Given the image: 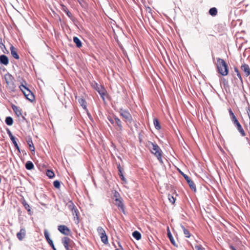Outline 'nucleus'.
Instances as JSON below:
<instances>
[{
  "label": "nucleus",
  "instance_id": "f257e3e1",
  "mask_svg": "<svg viewBox=\"0 0 250 250\" xmlns=\"http://www.w3.org/2000/svg\"><path fill=\"white\" fill-rule=\"evenodd\" d=\"M217 68L219 72L222 76H227L229 72V68L225 61L220 58L217 60Z\"/></svg>",
  "mask_w": 250,
  "mask_h": 250
},
{
  "label": "nucleus",
  "instance_id": "f03ea898",
  "mask_svg": "<svg viewBox=\"0 0 250 250\" xmlns=\"http://www.w3.org/2000/svg\"><path fill=\"white\" fill-rule=\"evenodd\" d=\"M4 78L6 83L7 86L12 91H14L16 85L14 83V78L11 74L9 73L6 74Z\"/></svg>",
  "mask_w": 250,
  "mask_h": 250
},
{
  "label": "nucleus",
  "instance_id": "7ed1b4c3",
  "mask_svg": "<svg viewBox=\"0 0 250 250\" xmlns=\"http://www.w3.org/2000/svg\"><path fill=\"white\" fill-rule=\"evenodd\" d=\"M119 112L120 115L124 119L125 122L131 123L133 121L132 115L128 110L120 108Z\"/></svg>",
  "mask_w": 250,
  "mask_h": 250
},
{
  "label": "nucleus",
  "instance_id": "20e7f679",
  "mask_svg": "<svg viewBox=\"0 0 250 250\" xmlns=\"http://www.w3.org/2000/svg\"><path fill=\"white\" fill-rule=\"evenodd\" d=\"M179 171H180V173L181 174V175L184 177V178L187 182L190 188L194 191H196V186H195V185L194 184V182L190 179V178L187 174H185L184 172H183L181 170H180Z\"/></svg>",
  "mask_w": 250,
  "mask_h": 250
},
{
  "label": "nucleus",
  "instance_id": "39448f33",
  "mask_svg": "<svg viewBox=\"0 0 250 250\" xmlns=\"http://www.w3.org/2000/svg\"><path fill=\"white\" fill-rule=\"evenodd\" d=\"M114 127L116 130L119 132H122L123 130L122 122L121 120L116 116L114 115Z\"/></svg>",
  "mask_w": 250,
  "mask_h": 250
},
{
  "label": "nucleus",
  "instance_id": "423d86ee",
  "mask_svg": "<svg viewBox=\"0 0 250 250\" xmlns=\"http://www.w3.org/2000/svg\"><path fill=\"white\" fill-rule=\"evenodd\" d=\"M62 243L66 250H70L72 240L67 237H64L62 239Z\"/></svg>",
  "mask_w": 250,
  "mask_h": 250
},
{
  "label": "nucleus",
  "instance_id": "0eeeda50",
  "mask_svg": "<svg viewBox=\"0 0 250 250\" xmlns=\"http://www.w3.org/2000/svg\"><path fill=\"white\" fill-rule=\"evenodd\" d=\"M44 235L46 240L47 241L48 244L52 248L53 250H57L55 248L52 239H50L49 236V233L47 229L44 230Z\"/></svg>",
  "mask_w": 250,
  "mask_h": 250
},
{
  "label": "nucleus",
  "instance_id": "6e6552de",
  "mask_svg": "<svg viewBox=\"0 0 250 250\" xmlns=\"http://www.w3.org/2000/svg\"><path fill=\"white\" fill-rule=\"evenodd\" d=\"M58 229L62 234L65 235H68L71 232L70 229L65 225L59 226L58 227Z\"/></svg>",
  "mask_w": 250,
  "mask_h": 250
},
{
  "label": "nucleus",
  "instance_id": "1a4fd4ad",
  "mask_svg": "<svg viewBox=\"0 0 250 250\" xmlns=\"http://www.w3.org/2000/svg\"><path fill=\"white\" fill-rule=\"evenodd\" d=\"M115 201L116 202L115 205L118 207L119 210L122 211V212L125 214V206L122 201L119 198H116Z\"/></svg>",
  "mask_w": 250,
  "mask_h": 250
},
{
  "label": "nucleus",
  "instance_id": "9d476101",
  "mask_svg": "<svg viewBox=\"0 0 250 250\" xmlns=\"http://www.w3.org/2000/svg\"><path fill=\"white\" fill-rule=\"evenodd\" d=\"M233 124L237 128L238 131L240 133L241 135L242 136H245L246 135V133L239 121L237 120L234 122Z\"/></svg>",
  "mask_w": 250,
  "mask_h": 250
},
{
  "label": "nucleus",
  "instance_id": "9b49d317",
  "mask_svg": "<svg viewBox=\"0 0 250 250\" xmlns=\"http://www.w3.org/2000/svg\"><path fill=\"white\" fill-rule=\"evenodd\" d=\"M167 237L169 238L171 244L175 247H178V245L176 244V243L172 235V234L170 231V229H169L168 227L167 228Z\"/></svg>",
  "mask_w": 250,
  "mask_h": 250
},
{
  "label": "nucleus",
  "instance_id": "f8f14e48",
  "mask_svg": "<svg viewBox=\"0 0 250 250\" xmlns=\"http://www.w3.org/2000/svg\"><path fill=\"white\" fill-rule=\"evenodd\" d=\"M26 98L30 102H33L35 100V96L33 93L30 91H26V93H24Z\"/></svg>",
  "mask_w": 250,
  "mask_h": 250
},
{
  "label": "nucleus",
  "instance_id": "ddd939ff",
  "mask_svg": "<svg viewBox=\"0 0 250 250\" xmlns=\"http://www.w3.org/2000/svg\"><path fill=\"white\" fill-rule=\"evenodd\" d=\"M26 231L25 229L23 228L21 229L20 232L17 233V237L18 239L20 241H21L25 236Z\"/></svg>",
  "mask_w": 250,
  "mask_h": 250
},
{
  "label": "nucleus",
  "instance_id": "4468645a",
  "mask_svg": "<svg viewBox=\"0 0 250 250\" xmlns=\"http://www.w3.org/2000/svg\"><path fill=\"white\" fill-rule=\"evenodd\" d=\"M0 63L5 65H7L9 63V59L8 57L5 55H0Z\"/></svg>",
  "mask_w": 250,
  "mask_h": 250
},
{
  "label": "nucleus",
  "instance_id": "2eb2a0df",
  "mask_svg": "<svg viewBox=\"0 0 250 250\" xmlns=\"http://www.w3.org/2000/svg\"><path fill=\"white\" fill-rule=\"evenodd\" d=\"M62 6V10L64 12L67 16L71 19L72 20L73 18V17L72 16V14L68 10V8L66 6H65L63 4H61Z\"/></svg>",
  "mask_w": 250,
  "mask_h": 250
},
{
  "label": "nucleus",
  "instance_id": "dca6fc26",
  "mask_svg": "<svg viewBox=\"0 0 250 250\" xmlns=\"http://www.w3.org/2000/svg\"><path fill=\"white\" fill-rule=\"evenodd\" d=\"M241 69L245 73L246 76L247 77L250 75V68L249 65L247 64H243L242 65Z\"/></svg>",
  "mask_w": 250,
  "mask_h": 250
},
{
  "label": "nucleus",
  "instance_id": "f3484780",
  "mask_svg": "<svg viewBox=\"0 0 250 250\" xmlns=\"http://www.w3.org/2000/svg\"><path fill=\"white\" fill-rule=\"evenodd\" d=\"M26 142H27V145L29 146V148L30 150L31 151H35V147L34 146L31 137H28L26 139Z\"/></svg>",
  "mask_w": 250,
  "mask_h": 250
},
{
  "label": "nucleus",
  "instance_id": "a211bd4d",
  "mask_svg": "<svg viewBox=\"0 0 250 250\" xmlns=\"http://www.w3.org/2000/svg\"><path fill=\"white\" fill-rule=\"evenodd\" d=\"M221 84L223 85L224 89L227 92L229 89V83L226 79L223 78L221 82Z\"/></svg>",
  "mask_w": 250,
  "mask_h": 250
},
{
  "label": "nucleus",
  "instance_id": "6ab92c4d",
  "mask_svg": "<svg viewBox=\"0 0 250 250\" xmlns=\"http://www.w3.org/2000/svg\"><path fill=\"white\" fill-rule=\"evenodd\" d=\"M72 213L74 216V219L75 221V223L78 224L79 223V211L77 208L74 209V210H73L71 211Z\"/></svg>",
  "mask_w": 250,
  "mask_h": 250
},
{
  "label": "nucleus",
  "instance_id": "aec40b11",
  "mask_svg": "<svg viewBox=\"0 0 250 250\" xmlns=\"http://www.w3.org/2000/svg\"><path fill=\"white\" fill-rule=\"evenodd\" d=\"M12 108L18 117L22 116L21 110L19 107L17 106L16 105H13L12 106Z\"/></svg>",
  "mask_w": 250,
  "mask_h": 250
},
{
  "label": "nucleus",
  "instance_id": "412c9836",
  "mask_svg": "<svg viewBox=\"0 0 250 250\" xmlns=\"http://www.w3.org/2000/svg\"><path fill=\"white\" fill-rule=\"evenodd\" d=\"M78 101L79 103L83 107V109L85 111H88V110L86 107V103L85 100L83 98H80L78 99Z\"/></svg>",
  "mask_w": 250,
  "mask_h": 250
},
{
  "label": "nucleus",
  "instance_id": "4be33fe9",
  "mask_svg": "<svg viewBox=\"0 0 250 250\" xmlns=\"http://www.w3.org/2000/svg\"><path fill=\"white\" fill-rule=\"evenodd\" d=\"M10 49L12 56L16 59H19V56L17 53L15 48L11 45Z\"/></svg>",
  "mask_w": 250,
  "mask_h": 250
},
{
  "label": "nucleus",
  "instance_id": "5701e85b",
  "mask_svg": "<svg viewBox=\"0 0 250 250\" xmlns=\"http://www.w3.org/2000/svg\"><path fill=\"white\" fill-rule=\"evenodd\" d=\"M229 112L230 120H231V122H232V123H233L234 122H235V121L238 120L237 119L235 115H234V114L233 113V112H232V110L230 108H229Z\"/></svg>",
  "mask_w": 250,
  "mask_h": 250
},
{
  "label": "nucleus",
  "instance_id": "b1692460",
  "mask_svg": "<svg viewBox=\"0 0 250 250\" xmlns=\"http://www.w3.org/2000/svg\"><path fill=\"white\" fill-rule=\"evenodd\" d=\"M151 145L152 146V148H151V151L152 153H154V152H157V151H159L161 149L160 147L156 144L151 143Z\"/></svg>",
  "mask_w": 250,
  "mask_h": 250
},
{
  "label": "nucleus",
  "instance_id": "393cba45",
  "mask_svg": "<svg viewBox=\"0 0 250 250\" xmlns=\"http://www.w3.org/2000/svg\"><path fill=\"white\" fill-rule=\"evenodd\" d=\"M162 150L160 149L159 151H157V152H154L153 153L155 156L157 158L159 161L161 163H163L162 159Z\"/></svg>",
  "mask_w": 250,
  "mask_h": 250
},
{
  "label": "nucleus",
  "instance_id": "a878e982",
  "mask_svg": "<svg viewBox=\"0 0 250 250\" xmlns=\"http://www.w3.org/2000/svg\"><path fill=\"white\" fill-rule=\"evenodd\" d=\"M73 42L76 44L77 47L80 48L82 46V43L81 40L77 37H74Z\"/></svg>",
  "mask_w": 250,
  "mask_h": 250
},
{
  "label": "nucleus",
  "instance_id": "bb28decb",
  "mask_svg": "<svg viewBox=\"0 0 250 250\" xmlns=\"http://www.w3.org/2000/svg\"><path fill=\"white\" fill-rule=\"evenodd\" d=\"M93 87L99 93V91H102L104 88L101 85L95 83L93 85Z\"/></svg>",
  "mask_w": 250,
  "mask_h": 250
},
{
  "label": "nucleus",
  "instance_id": "cd10ccee",
  "mask_svg": "<svg viewBox=\"0 0 250 250\" xmlns=\"http://www.w3.org/2000/svg\"><path fill=\"white\" fill-rule=\"evenodd\" d=\"M132 236L137 240H139L141 238V234L137 230H135L134 232H133Z\"/></svg>",
  "mask_w": 250,
  "mask_h": 250
},
{
  "label": "nucleus",
  "instance_id": "c85d7f7f",
  "mask_svg": "<svg viewBox=\"0 0 250 250\" xmlns=\"http://www.w3.org/2000/svg\"><path fill=\"white\" fill-rule=\"evenodd\" d=\"M25 168L27 170H31L34 168V165L31 161H27L25 165Z\"/></svg>",
  "mask_w": 250,
  "mask_h": 250
},
{
  "label": "nucleus",
  "instance_id": "c756f323",
  "mask_svg": "<svg viewBox=\"0 0 250 250\" xmlns=\"http://www.w3.org/2000/svg\"><path fill=\"white\" fill-rule=\"evenodd\" d=\"M117 168H118V171H119V175L121 179L123 181H125V178L124 176V175H123V172H122L123 169L121 167L120 164H119L118 165Z\"/></svg>",
  "mask_w": 250,
  "mask_h": 250
},
{
  "label": "nucleus",
  "instance_id": "7c9ffc66",
  "mask_svg": "<svg viewBox=\"0 0 250 250\" xmlns=\"http://www.w3.org/2000/svg\"><path fill=\"white\" fill-rule=\"evenodd\" d=\"M5 122L8 125H12L13 124V119L12 117L8 116L5 119Z\"/></svg>",
  "mask_w": 250,
  "mask_h": 250
},
{
  "label": "nucleus",
  "instance_id": "2f4dec72",
  "mask_svg": "<svg viewBox=\"0 0 250 250\" xmlns=\"http://www.w3.org/2000/svg\"><path fill=\"white\" fill-rule=\"evenodd\" d=\"M153 124H154V125L155 126V128L157 129V130H159L161 129V125H160V124L159 123V122L158 121V120L156 118H155L153 120Z\"/></svg>",
  "mask_w": 250,
  "mask_h": 250
},
{
  "label": "nucleus",
  "instance_id": "473e14b6",
  "mask_svg": "<svg viewBox=\"0 0 250 250\" xmlns=\"http://www.w3.org/2000/svg\"><path fill=\"white\" fill-rule=\"evenodd\" d=\"M181 227L183 230L185 237L187 238H189L190 236V233L188 229H187L184 226L181 225Z\"/></svg>",
  "mask_w": 250,
  "mask_h": 250
},
{
  "label": "nucleus",
  "instance_id": "72a5a7b5",
  "mask_svg": "<svg viewBox=\"0 0 250 250\" xmlns=\"http://www.w3.org/2000/svg\"><path fill=\"white\" fill-rule=\"evenodd\" d=\"M20 90L22 92V93L24 94V93H26V91H30V90L25 85H24L23 83L21 84L19 86Z\"/></svg>",
  "mask_w": 250,
  "mask_h": 250
},
{
  "label": "nucleus",
  "instance_id": "f704fd0d",
  "mask_svg": "<svg viewBox=\"0 0 250 250\" xmlns=\"http://www.w3.org/2000/svg\"><path fill=\"white\" fill-rule=\"evenodd\" d=\"M100 237L101 239V241L103 243H104V244H107L108 243V238L107 235H106V233L100 235Z\"/></svg>",
  "mask_w": 250,
  "mask_h": 250
},
{
  "label": "nucleus",
  "instance_id": "c9c22d12",
  "mask_svg": "<svg viewBox=\"0 0 250 250\" xmlns=\"http://www.w3.org/2000/svg\"><path fill=\"white\" fill-rule=\"evenodd\" d=\"M209 14L212 16H216L217 14V10L215 7L211 8L209 10Z\"/></svg>",
  "mask_w": 250,
  "mask_h": 250
},
{
  "label": "nucleus",
  "instance_id": "e433bc0d",
  "mask_svg": "<svg viewBox=\"0 0 250 250\" xmlns=\"http://www.w3.org/2000/svg\"><path fill=\"white\" fill-rule=\"evenodd\" d=\"M67 206L69 209L71 211L74 210V209L76 208V206L71 201L68 202Z\"/></svg>",
  "mask_w": 250,
  "mask_h": 250
},
{
  "label": "nucleus",
  "instance_id": "4c0bfd02",
  "mask_svg": "<svg viewBox=\"0 0 250 250\" xmlns=\"http://www.w3.org/2000/svg\"><path fill=\"white\" fill-rule=\"evenodd\" d=\"M46 174L49 178H52L55 176L54 172L52 170L49 169L47 170Z\"/></svg>",
  "mask_w": 250,
  "mask_h": 250
},
{
  "label": "nucleus",
  "instance_id": "58836bf2",
  "mask_svg": "<svg viewBox=\"0 0 250 250\" xmlns=\"http://www.w3.org/2000/svg\"><path fill=\"white\" fill-rule=\"evenodd\" d=\"M234 71L237 73V76L239 78V80L241 81V83L242 84L243 83L242 78L241 76V74H240L238 68L237 67H234Z\"/></svg>",
  "mask_w": 250,
  "mask_h": 250
},
{
  "label": "nucleus",
  "instance_id": "ea45409f",
  "mask_svg": "<svg viewBox=\"0 0 250 250\" xmlns=\"http://www.w3.org/2000/svg\"><path fill=\"white\" fill-rule=\"evenodd\" d=\"M97 231L100 235H102L105 233L104 230L101 227H99L97 228Z\"/></svg>",
  "mask_w": 250,
  "mask_h": 250
},
{
  "label": "nucleus",
  "instance_id": "a19ab883",
  "mask_svg": "<svg viewBox=\"0 0 250 250\" xmlns=\"http://www.w3.org/2000/svg\"><path fill=\"white\" fill-rule=\"evenodd\" d=\"M22 204L25 208L28 211H30V206L25 201H24L22 202Z\"/></svg>",
  "mask_w": 250,
  "mask_h": 250
},
{
  "label": "nucleus",
  "instance_id": "79ce46f5",
  "mask_svg": "<svg viewBox=\"0 0 250 250\" xmlns=\"http://www.w3.org/2000/svg\"><path fill=\"white\" fill-rule=\"evenodd\" d=\"M53 185L55 188H59L60 187V182L58 180H56L54 181Z\"/></svg>",
  "mask_w": 250,
  "mask_h": 250
},
{
  "label": "nucleus",
  "instance_id": "37998d69",
  "mask_svg": "<svg viewBox=\"0 0 250 250\" xmlns=\"http://www.w3.org/2000/svg\"><path fill=\"white\" fill-rule=\"evenodd\" d=\"M106 90L104 89V90H103L102 91H99V94L100 95L101 97L102 98L103 100H104V96L105 94Z\"/></svg>",
  "mask_w": 250,
  "mask_h": 250
},
{
  "label": "nucleus",
  "instance_id": "c03bdc74",
  "mask_svg": "<svg viewBox=\"0 0 250 250\" xmlns=\"http://www.w3.org/2000/svg\"><path fill=\"white\" fill-rule=\"evenodd\" d=\"M107 119L110 122V123L112 124L113 125H114V124H115V122H114V115L113 116V117H107Z\"/></svg>",
  "mask_w": 250,
  "mask_h": 250
},
{
  "label": "nucleus",
  "instance_id": "a18cd8bd",
  "mask_svg": "<svg viewBox=\"0 0 250 250\" xmlns=\"http://www.w3.org/2000/svg\"><path fill=\"white\" fill-rule=\"evenodd\" d=\"M168 200L172 204H173L175 202V199L173 196L170 195H168Z\"/></svg>",
  "mask_w": 250,
  "mask_h": 250
},
{
  "label": "nucleus",
  "instance_id": "49530a36",
  "mask_svg": "<svg viewBox=\"0 0 250 250\" xmlns=\"http://www.w3.org/2000/svg\"><path fill=\"white\" fill-rule=\"evenodd\" d=\"M195 249L196 250H205V249L201 245H195Z\"/></svg>",
  "mask_w": 250,
  "mask_h": 250
},
{
  "label": "nucleus",
  "instance_id": "de8ad7c7",
  "mask_svg": "<svg viewBox=\"0 0 250 250\" xmlns=\"http://www.w3.org/2000/svg\"><path fill=\"white\" fill-rule=\"evenodd\" d=\"M17 140L18 139L16 138H15V137H12V138L11 139V140L12 141V142L13 143L14 146L18 145V143L17 142Z\"/></svg>",
  "mask_w": 250,
  "mask_h": 250
},
{
  "label": "nucleus",
  "instance_id": "09e8293b",
  "mask_svg": "<svg viewBox=\"0 0 250 250\" xmlns=\"http://www.w3.org/2000/svg\"><path fill=\"white\" fill-rule=\"evenodd\" d=\"M7 133L8 135H9L10 139L12 138V137H14V136L12 135V133H11V131L9 129H6Z\"/></svg>",
  "mask_w": 250,
  "mask_h": 250
},
{
  "label": "nucleus",
  "instance_id": "8fccbe9b",
  "mask_svg": "<svg viewBox=\"0 0 250 250\" xmlns=\"http://www.w3.org/2000/svg\"><path fill=\"white\" fill-rule=\"evenodd\" d=\"M77 1L82 6H83L84 3H85L84 0H77Z\"/></svg>",
  "mask_w": 250,
  "mask_h": 250
},
{
  "label": "nucleus",
  "instance_id": "3c124183",
  "mask_svg": "<svg viewBox=\"0 0 250 250\" xmlns=\"http://www.w3.org/2000/svg\"><path fill=\"white\" fill-rule=\"evenodd\" d=\"M5 47L4 44L2 42L1 39H0V48Z\"/></svg>",
  "mask_w": 250,
  "mask_h": 250
},
{
  "label": "nucleus",
  "instance_id": "603ef678",
  "mask_svg": "<svg viewBox=\"0 0 250 250\" xmlns=\"http://www.w3.org/2000/svg\"><path fill=\"white\" fill-rule=\"evenodd\" d=\"M229 248L230 249H231V250H237L234 246H233L232 245H230L229 246Z\"/></svg>",
  "mask_w": 250,
  "mask_h": 250
},
{
  "label": "nucleus",
  "instance_id": "864d4df0",
  "mask_svg": "<svg viewBox=\"0 0 250 250\" xmlns=\"http://www.w3.org/2000/svg\"><path fill=\"white\" fill-rule=\"evenodd\" d=\"M15 148L18 150V151L20 152V148L18 146V144L16 145V146H14Z\"/></svg>",
  "mask_w": 250,
  "mask_h": 250
},
{
  "label": "nucleus",
  "instance_id": "5fc2aeb1",
  "mask_svg": "<svg viewBox=\"0 0 250 250\" xmlns=\"http://www.w3.org/2000/svg\"><path fill=\"white\" fill-rule=\"evenodd\" d=\"M134 125L136 129L138 128V126L136 122H134Z\"/></svg>",
  "mask_w": 250,
  "mask_h": 250
},
{
  "label": "nucleus",
  "instance_id": "6e6d98bb",
  "mask_svg": "<svg viewBox=\"0 0 250 250\" xmlns=\"http://www.w3.org/2000/svg\"><path fill=\"white\" fill-rule=\"evenodd\" d=\"M22 118H23L24 120H25V119L24 116H22Z\"/></svg>",
  "mask_w": 250,
  "mask_h": 250
},
{
  "label": "nucleus",
  "instance_id": "4d7b16f0",
  "mask_svg": "<svg viewBox=\"0 0 250 250\" xmlns=\"http://www.w3.org/2000/svg\"><path fill=\"white\" fill-rule=\"evenodd\" d=\"M115 250H120L117 249Z\"/></svg>",
  "mask_w": 250,
  "mask_h": 250
}]
</instances>
